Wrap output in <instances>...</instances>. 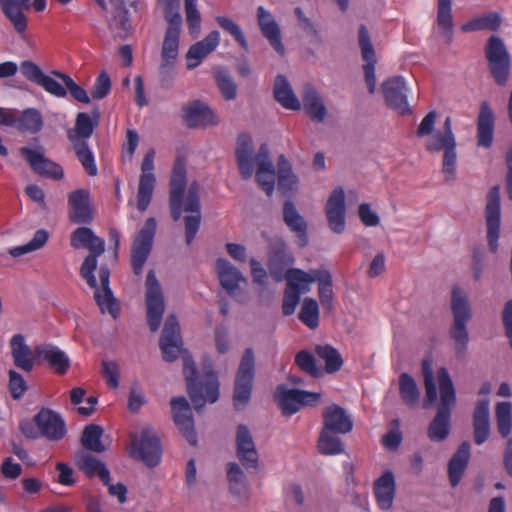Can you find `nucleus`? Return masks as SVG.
Here are the masks:
<instances>
[{"label": "nucleus", "instance_id": "nucleus-11", "mask_svg": "<svg viewBox=\"0 0 512 512\" xmlns=\"http://www.w3.org/2000/svg\"><path fill=\"white\" fill-rule=\"evenodd\" d=\"M255 376V357L252 348H247L241 358L235 378L233 402L241 410L250 400Z\"/></svg>", "mask_w": 512, "mask_h": 512}, {"label": "nucleus", "instance_id": "nucleus-46", "mask_svg": "<svg viewBox=\"0 0 512 512\" xmlns=\"http://www.w3.org/2000/svg\"><path fill=\"white\" fill-rule=\"evenodd\" d=\"M502 18L497 12H490L473 18L461 25L463 32H474L482 30L497 31L501 25Z\"/></svg>", "mask_w": 512, "mask_h": 512}, {"label": "nucleus", "instance_id": "nucleus-10", "mask_svg": "<svg viewBox=\"0 0 512 512\" xmlns=\"http://www.w3.org/2000/svg\"><path fill=\"white\" fill-rule=\"evenodd\" d=\"M130 440L129 455L132 458L144 462L148 467H155L160 463L162 447L153 429L146 427L139 433H131Z\"/></svg>", "mask_w": 512, "mask_h": 512}, {"label": "nucleus", "instance_id": "nucleus-40", "mask_svg": "<svg viewBox=\"0 0 512 512\" xmlns=\"http://www.w3.org/2000/svg\"><path fill=\"white\" fill-rule=\"evenodd\" d=\"M273 94L275 100L284 108L289 110H299L301 103L294 94L287 78L284 75H278L275 78Z\"/></svg>", "mask_w": 512, "mask_h": 512}, {"label": "nucleus", "instance_id": "nucleus-58", "mask_svg": "<svg viewBox=\"0 0 512 512\" xmlns=\"http://www.w3.org/2000/svg\"><path fill=\"white\" fill-rule=\"evenodd\" d=\"M51 74L60 79L66 87V90L69 91L71 97L76 101L89 104L90 97L86 90L77 84L68 74H65L58 70L51 71Z\"/></svg>", "mask_w": 512, "mask_h": 512}, {"label": "nucleus", "instance_id": "nucleus-57", "mask_svg": "<svg viewBox=\"0 0 512 512\" xmlns=\"http://www.w3.org/2000/svg\"><path fill=\"white\" fill-rule=\"evenodd\" d=\"M76 157L89 176H96L98 168L95 162L93 152L88 146V142L71 143Z\"/></svg>", "mask_w": 512, "mask_h": 512}, {"label": "nucleus", "instance_id": "nucleus-9", "mask_svg": "<svg viewBox=\"0 0 512 512\" xmlns=\"http://www.w3.org/2000/svg\"><path fill=\"white\" fill-rule=\"evenodd\" d=\"M451 311L453 324L450 328V337L455 342L456 351L463 355L466 352L469 335L467 324L472 318V311L466 292L455 285L451 291Z\"/></svg>", "mask_w": 512, "mask_h": 512}, {"label": "nucleus", "instance_id": "nucleus-13", "mask_svg": "<svg viewBox=\"0 0 512 512\" xmlns=\"http://www.w3.org/2000/svg\"><path fill=\"white\" fill-rule=\"evenodd\" d=\"M485 55L494 81L499 86L506 85L510 73L511 59L503 40L492 35L487 41Z\"/></svg>", "mask_w": 512, "mask_h": 512}, {"label": "nucleus", "instance_id": "nucleus-59", "mask_svg": "<svg viewBox=\"0 0 512 512\" xmlns=\"http://www.w3.org/2000/svg\"><path fill=\"white\" fill-rule=\"evenodd\" d=\"M215 21L225 32L234 38V40L241 46V48L244 50L248 49V42L240 26L236 22L225 16H216Z\"/></svg>", "mask_w": 512, "mask_h": 512}, {"label": "nucleus", "instance_id": "nucleus-39", "mask_svg": "<svg viewBox=\"0 0 512 512\" xmlns=\"http://www.w3.org/2000/svg\"><path fill=\"white\" fill-rule=\"evenodd\" d=\"M77 465L79 469L89 478L98 476L104 485L109 484L110 472L103 462L93 455L81 452L77 455Z\"/></svg>", "mask_w": 512, "mask_h": 512}, {"label": "nucleus", "instance_id": "nucleus-44", "mask_svg": "<svg viewBox=\"0 0 512 512\" xmlns=\"http://www.w3.org/2000/svg\"><path fill=\"white\" fill-rule=\"evenodd\" d=\"M114 5L113 18L109 27L120 38H126L131 29L129 11L122 0H111Z\"/></svg>", "mask_w": 512, "mask_h": 512}, {"label": "nucleus", "instance_id": "nucleus-30", "mask_svg": "<svg viewBox=\"0 0 512 512\" xmlns=\"http://www.w3.org/2000/svg\"><path fill=\"white\" fill-rule=\"evenodd\" d=\"M220 34L217 30L211 31L203 40L191 45L186 53L187 69L198 67L201 62L219 45Z\"/></svg>", "mask_w": 512, "mask_h": 512}, {"label": "nucleus", "instance_id": "nucleus-31", "mask_svg": "<svg viewBox=\"0 0 512 512\" xmlns=\"http://www.w3.org/2000/svg\"><path fill=\"white\" fill-rule=\"evenodd\" d=\"M34 355L45 361L58 375H65L71 365L68 355L51 344H42L34 348Z\"/></svg>", "mask_w": 512, "mask_h": 512}, {"label": "nucleus", "instance_id": "nucleus-53", "mask_svg": "<svg viewBox=\"0 0 512 512\" xmlns=\"http://www.w3.org/2000/svg\"><path fill=\"white\" fill-rule=\"evenodd\" d=\"M299 320L309 329H316L319 326V305L313 298L306 297L303 300L299 315Z\"/></svg>", "mask_w": 512, "mask_h": 512}, {"label": "nucleus", "instance_id": "nucleus-23", "mask_svg": "<svg viewBox=\"0 0 512 512\" xmlns=\"http://www.w3.org/2000/svg\"><path fill=\"white\" fill-rule=\"evenodd\" d=\"M171 411L173 420L182 435L191 445H196L197 436L194 430V421L191 408L185 397H174L171 399Z\"/></svg>", "mask_w": 512, "mask_h": 512}, {"label": "nucleus", "instance_id": "nucleus-36", "mask_svg": "<svg viewBox=\"0 0 512 512\" xmlns=\"http://www.w3.org/2000/svg\"><path fill=\"white\" fill-rule=\"evenodd\" d=\"M99 123V113L95 110L92 118L86 112H79L76 116L75 126L67 131V138L71 143L87 142Z\"/></svg>", "mask_w": 512, "mask_h": 512}, {"label": "nucleus", "instance_id": "nucleus-2", "mask_svg": "<svg viewBox=\"0 0 512 512\" xmlns=\"http://www.w3.org/2000/svg\"><path fill=\"white\" fill-rule=\"evenodd\" d=\"M235 154L241 177L244 180L251 178L256 165V181L260 188L268 196H271L275 188L276 172L270 159L268 145L263 143L259 147L257 155L254 156L251 136L247 133H242L237 138Z\"/></svg>", "mask_w": 512, "mask_h": 512}, {"label": "nucleus", "instance_id": "nucleus-22", "mask_svg": "<svg viewBox=\"0 0 512 512\" xmlns=\"http://www.w3.org/2000/svg\"><path fill=\"white\" fill-rule=\"evenodd\" d=\"M99 279L101 287H98L97 284L96 287H92L95 289L94 299L102 313L107 312L113 319H117L120 315V305L109 286L110 271L107 266L100 267Z\"/></svg>", "mask_w": 512, "mask_h": 512}, {"label": "nucleus", "instance_id": "nucleus-29", "mask_svg": "<svg viewBox=\"0 0 512 512\" xmlns=\"http://www.w3.org/2000/svg\"><path fill=\"white\" fill-rule=\"evenodd\" d=\"M326 217L329 227L336 233H342L345 229V193L341 187L333 190L327 205Z\"/></svg>", "mask_w": 512, "mask_h": 512}, {"label": "nucleus", "instance_id": "nucleus-15", "mask_svg": "<svg viewBox=\"0 0 512 512\" xmlns=\"http://www.w3.org/2000/svg\"><path fill=\"white\" fill-rule=\"evenodd\" d=\"M147 323L152 332H156L161 324L165 310L164 297L160 283L153 270L146 277Z\"/></svg>", "mask_w": 512, "mask_h": 512}, {"label": "nucleus", "instance_id": "nucleus-18", "mask_svg": "<svg viewBox=\"0 0 512 512\" xmlns=\"http://www.w3.org/2000/svg\"><path fill=\"white\" fill-rule=\"evenodd\" d=\"M159 346L163 359L167 362L176 360L182 351L180 326L174 314H170L165 320Z\"/></svg>", "mask_w": 512, "mask_h": 512}, {"label": "nucleus", "instance_id": "nucleus-45", "mask_svg": "<svg viewBox=\"0 0 512 512\" xmlns=\"http://www.w3.org/2000/svg\"><path fill=\"white\" fill-rule=\"evenodd\" d=\"M43 125L41 113L35 108H27L22 111L19 117L15 116V122L12 127H16L21 132L36 134L42 130Z\"/></svg>", "mask_w": 512, "mask_h": 512}, {"label": "nucleus", "instance_id": "nucleus-47", "mask_svg": "<svg viewBox=\"0 0 512 512\" xmlns=\"http://www.w3.org/2000/svg\"><path fill=\"white\" fill-rule=\"evenodd\" d=\"M340 433L321 429L317 449L322 455H339L345 451L344 444L339 437Z\"/></svg>", "mask_w": 512, "mask_h": 512}, {"label": "nucleus", "instance_id": "nucleus-64", "mask_svg": "<svg viewBox=\"0 0 512 512\" xmlns=\"http://www.w3.org/2000/svg\"><path fill=\"white\" fill-rule=\"evenodd\" d=\"M218 88L226 100H234L237 95V87L231 76L226 72H219L216 75Z\"/></svg>", "mask_w": 512, "mask_h": 512}, {"label": "nucleus", "instance_id": "nucleus-62", "mask_svg": "<svg viewBox=\"0 0 512 512\" xmlns=\"http://www.w3.org/2000/svg\"><path fill=\"white\" fill-rule=\"evenodd\" d=\"M295 364L312 377H319L321 375L314 355L308 350H301L295 355Z\"/></svg>", "mask_w": 512, "mask_h": 512}, {"label": "nucleus", "instance_id": "nucleus-19", "mask_svg": "<svg viewBox=\"0 0 512 512\" xmlns=\"http://www.w3.org/2000/svg\"><path fill=\"white\" fill-rule=\"evenodd\" d=\"M487 240L489 250L496 253L500 233V188L493 186L487 194L486 204Z\"/></svg>", "mask_w": 512, "mask_h": 512}, {"label": "nucleus", "instance_id": "nucleus-52", "mask_svg": "<svg viewBox=\"0 0 512 512\" xmlns=\"http://www.w3.org/2000/svg\"><path fill=\"white\" fill-rule=\"evenodd\" d=\"M316 355L325 362V371L329 374L339 371L343 366V359L336 348L329 344L317 345Z\"/></svg>", "mask_w": 512, "mask_h": 512}, {"label": "nucleus", "instance_id": "nucleus-5", "mask_svg": "<svg viewBox=\"0 0 512 512\" xmlns=\"http://www.w3.org/2000/svg\"><path fill=\"white\" fill-rule=\"evenodd\" d=\"M183 374L186 380L187 392L199 412L206 402L215 403L219 398V382L217 374L209 366V369L198 378L197 368L191 356L183 357Z\"/></svg>", "mask_w": 512, "mask_h": 512}, {"label": "nucleus", "instance_id": "nucleus-43", "mask_svg": "<svg viewBox=\"0 0 512 512\" xmlns=\"http://www.w3.org/2000/svg\"><path fill=\"white\" fill-rule=\"evenodd\" d=\"M302 100L307 115L314 121L322 122L326 116V107L311 85L304 86Z\"/></svg>", "mask_w": 512, "mask_h": 512}, {"label": "nucleus", "instance_id": "nucleus-63", "mask_svg": "<svg viewBox=\"0 0 512 512\" xmlns=\"http://www.w3.org/2000/svg\"><path fill=\"white\" fill-rule=\"evenodd\" d=\"M21 7L22 5H18L10 9L7 8V10H4L3 13L12 23L15 31L21 37H23L27 29V19L21 10Z\"/></svg>", "mask_w": 512, "mask_h": 512}, {"label": "nucleus", "instance_id": "nucleus-60", "mask_svg": "<svg viewBox=\"0 0 512 512\" xmlns=\"http://www.w3.org/2000/svg\"><path fill=\"white\" fill-rule=\"evenodd\" d=\"M422 372L424 378V385L426 390V397L424 401V407L428 408L437 399V388L434 382L433 371L431 364L428 360L422 362Z\"/></svg>", "mask_w": 512, "mask_h": 512}, {"label": "nucleus", "instance_id": "nucleus-27", "mask_svg": "<svg viewBox=\"0 0 512 512\" xmlns=\"http://www.w3.org/2000/svg\"><path fill=\"white\" fill-rule=\"evenodd\" d=\"M373 494L380 510L388 511L392 508L396 494V480L391 470L384 471L374 481Z\"/></svg>", "mask_w": 512, "mask_h": 512}, {"label": "nucleus", "instance_id": "nucleus-16", "mask_svg": "<svg viewBox=\"0 0 512 512\" xmlns=\"http://www.w3.org/2000/svg\"><path fill=\"white\" fill-rule=\"evenodd\" d=\"M386 105L400 115H409L412 109L408 104L409 88L402 76H393L381 85Z\"/></svg>", "mask_w": 512, "mask_h": 512}, {"label": "nucleus", "instance_id": "nucleus-20", "mask_svg": "<svg viewBox=\"0 0 512 512\" xmlns=\"http://www.w3.org/2000/svg\"><path fill=\"white\" fill-rule=\"evenodd\" d=\"M358 43L361 50L362 59L365 62V64L363 65L365 82L367 84L369 93L373 94L376 89V54L369 31L364 24H361L359 26Z\"/></svg>", "mask_w": 512, "mask_h": 512}, {"label": "nucleus", "instance_id": "nucleus-26", "mask_svg": "<svg viewBox=\"0 0 512 512\" xmlns=\"http://www.w3.org/2000/svg\"><path fill=\"white\" fill-rule=\"evenodd\" d=\"M182 118L189 128L216 125L218 118L213 111L199 100L182 107Z\"/></svg>", "mask_w": 512, "mask_h": 512}, {"label": "nucleus", "instance_id": "nucleus-51", "mask_svg": "<svg viewBox=\"0 0 512 512\" xmlns=\"http://www.w3.org/2000/svg\"><path fill=\"white\" fill-rule=\"evenodd\" d=\"M318 283V296L324 309L331 310L333 308V283L330 272L326 269H320L316 276Z\"/></svg>", "mask_w": 512, "mask_h": 512}, {"label": "nucleus", "instance_id": "nucleus-32", "mask_svg": "<svg viewBox=\"0 0 512 512\" xmlns=\"http://www.w3.org/2000/svg\"><path fill=\"white\" fill-rule=\"evenodd\" d=\"M323 429L347 434L353 429V421L345 409L337 404L327 406L322 413Z\"/></svg>", "mask_w": 512, "mask_h": 512}, {"label": "nucleus", "instance_id": "nucleus-25", "mask_svg": "<svg viewBox=\"0 0 512 512\" xmlns=\"http://www.w3.org/2000/svg\"><path fill=\"white\" fill-rule=\"evenodd\" d=\"M236 455L246 468L256 469L258 466V452L249 428L240 424L236 431Z\"/></svg>", "mask_w": 512, "mask_h": 512}, {"label": "nucleus", "instance_id": "nucleus-24", "mask_svg": "<svg viewBox=\"0 0 512 512\" xmlns=\"http://www.w3.org/2000/svg\"><path fill=\"white\" fill-rule=\"evenodd\" d=\"M69 220L76 224H90L94 219L90 203V192L76 189L68 195Z\"/></svg>", "mask_w": 512, "mask_h": 512}, {"label": "nucleus", "instance_id": "nucleus-4", "mask_svg": "<svg viewBox=\"0 0 512 512\" xmlns=\"http://www.w3.org/2000/svg\"><path fill=\"white\" fill-rule=\"evenodd\" d=\"M440 401L437 406V412L427 429V436L433 442H443L450 434L451 430V411L456 403V393L445 367H441L437 372Z\"/></svg>", "mask_w": 512, "mask_h": 512}, {"label": "nucleus", "instance_id": "nucleus-8", "mask_svg": "<svg viewBox=\"0 0 512 512\" xmlns=\"http://www.w3.org/2000/svg\"><path fill=\"white\" fill-rule=\"evenodd\" d=\"M456 137L452 129V119L447 116L442 128L435 130L428 138L425 148L429 152L443 151L442 173L446 182L456 178Z\"/></svg>", "mask_w": 512, "mask_h": 512}, {"label": "nucleus", "instance_id": "nucleus-6", "mask_svg": "<svg viewBox=\"0 0 512 512\" xmlns=\"http://www.w3.org/2000/svg\"><path fill=\"white\" fill-rule=\"evenodd\" d=\"M70 245L73 249H87L89 255L80 267V275L89 285L96 287L94 272L97 268V258L105 251V241L86 226L76 228L70 235Z\"/></svg>", "mask_w": 512, "mask_h": 512}, {"label": "nucleus", "instance_id": "nucleus-34", "mask_svg": "<svg viewBox=\"0 0 512 512\" xmlns=\"http://www.w3.org/2000/svg\"><path fill=\"white\" fill-rule=\"evenodd\" d=\"M495 116L489 104L484 101L480 105L477 117L478 146L490 148L494 138Z\"/></svg>", "mask_w": 512, "mask_h": 512}, {"label": "nucleus", "instance_id": "nucleus-55", "mask_svg": "<svg viewBox=\"0 0 512 512\" xmlns=\"http://www.w3.org/2000/svg\"><path fill=\"white\" fill-rule=\"evenodd\" d=\"M495 414L499 434L508 437L512 431V404L507 401L497 403Z\"/></svg>", "mask_w": 512, "mask_h": 512}, {"label": "nucleus", "instance_id": "nucleus-50", "mask_svg": "<svg viewBox=\"0 0 512 512\" xmlns=\"http://www.w3.org/2000/svg\"><path fill=\"white\" fill-rule=\"evenodd\" d=\"M103 428L97 424H88L84 427L81 435L82 446L96 453H102L106 450L105 445L101 441L103 435Z\"/></svg>", "mask_w": 512, "mask_h": 512}, {"label": "nucleus", "instance_id": "nucleus-37", "mask_svg": "<svg viewBox=\"0 0 512 512\" xmlns=\"http://www.w3.org/2000/svg\"><path fill=\"white\" fill-rule=\"evenodd\" d=\"M469 459L470 444L464 441L460 444L448 463V477L452 487H456L460 483L468 466Z\"/></svg>", "mask_w": 512, "mask_h": 512}, {"label": "nucleus", "instance_id": "nucleus-1", "mask_svg": "<svg viewBox=\"0 0 512 512\" xmlns=\"http://www.w3.org/2000/svg\"><path fill=\"white\" fill-rule=\"evenodd\" d=\"M186 185V163L183 158L178 157L174 162L169 181V208L175 222L181 218L183 211L191 213L184 218L185 238L189 245L199 230L201 215L199 184L196 181L192 182L185 195Z\"/></svg>", "mask_w": 512, "mask_h": 512}, {"label": "nucleus", "instance_id": "nucleus-54", "mask_svg": "<svg viewBox=\"0 0 512 512\" xmlns=\"http://www.w3.org/2000/svg\"><path fill=\"white\" fill-rule=\"evenodd\" d=\"M399 393L403 402L408 406H414L419 400V389L414 378L408 373L399 376Z\"/></svg>", "mask_w": 512, "mask_h": 512}, {"label": "nucleus", "instance_id": "nucleus-33", "mask_svg": "<svg viewBox=\"0 0 512 512\" xmlns=\"http://www.w3.org/2000/svg\"><path fill=\"white\" fill-rule=\"evenodd\" d=\"M293 262V255L286 249L283 243L274 247L269 253L267 263L271 278L275 282L283 281L286 277V271L290 269L289 267Z\"/></svg>", "mask_w": 512, "mask_h": 512}, {"label": "nucleus", "instance_id": "nucleus-28", "mask_svg": "<svg viewBox=\"0 0 512 512\" xmlns=\"http://www.w3.org/2000/svg\"><path fill=\"white\" fill-rule=\"evenodd\" d=\"M257 22L262 35L268 40L272 48L281 56L285 54L280 28L273 15L263 6L257 9Z\"/></svg>", "mask_w": 512, "mask_h": 512}, {"label": "nucleus", "instance_id": "nucleus-61", "mask_svg": "<svg viewBox=\"0 0 512 512\" xmlns=\"http://www.w3.org/2000/svg\"><path fill=\"white\" fill-rule=\"evenodd\" d=\"M186 22L191 35L197 36L201 28V15L197 9V0H184Z\"/></svg>", "mask_w": 512, "mask_h": 512}, {"label": "nucleus", "instance_id": "nucleus-7", "mask_svg": "<svg viewBox=\"0 0 512 512\" xmlns=\"http://www.w3.org/2000/svg\"><path fill=\"white\" fill-rule=\"evenodd\" d=\"M20 430L28 438L43 437L53 442L62 440L67 434L64 418L60 413L47 407H42L33 416L32 422L22 421Z\"/></svg>", "mask_w": 512, "mask_h": 512}, {"label": "nucleus", "instance_id": "nucleus-48", "mask_svg": "<svg viewBox=\"0 0 512 512\" xmlns=\"http://www.w3.org/2000/svg\"><path fill=\"white\" fill-rule=\"evenodd\" d=\"M278 190L286 195L292 192L297 184V178L292 172L291 165L284 155H280L278 158Z\"/></svg>", "mask_w": 512, "mask_h": 512}, {"label": "nucleus", "instance_id": "nucleus-38", "mask_svg": "<svg viewBox=\"0 0 512 512\" xmlns=\"http://www.w3.org/2000/svg\"><path fill=\"white\" fill-rule=\"evenodd\" d=\"M474 441L482 445L490 435V413L488 400H480L473 414Z\"/></svg>", "mask_w": 512, "mask_h": 512}, {"label": "nucleus", "instance_id": "nucleus-17", "mask_svg": "<svg viewBox=\"0 0 512 512\" xmlns=\"http://www.w3.org/2000/svg\"><path fill=\"white\" fill-rule=\"evenodd\" d=\"M154 157L155 151L153 149L148 150L141 164V175L137 191V209L140 212L147 210L155 188Z\"/></svg>", "mask_w": 512, "mask_h": 512}, {"label": "nucleus", "instance_id": "nucleus-14", "mask_svg": "<svg viewBox=\"0 0 512 512\" xmlns=\"http://www.w3.org/2000/svg\"><path fill=\"white\" fill-rule=\"evenodd\" d=\"M278 405L285 416L297 413L302 406H315L321 394L299 389H288L280 385L276 390Z\"/></svg>", "mask_w": 512, "mask_h": 512}, {"label": "nucleus", "instance_id": "nucleus-56", "mask_svg": "<svg viewBox=\"0 0 512 512\" xmlns=\"http://www.w3.org/2000/svg\"><path fill=\"white\" fill-rule=\"evenodd\" d=\"M48 239V231L45 229H38L28 243L10 248L9 254L12 257H20L24 254L37 251L47 243Z\"/></svg>", "mask_w": 512, "mask_h": 512}, {"label": "nucleus", "instance_id": "nucleus-3", "mask_svg": "<svg viewBox=\"0 0 512 512\" xmlns=\"http://www.w3.org/2000/svg\"><path fill=\"white\" fill-rule=\"evenodd\" d=\"M157 1L162 7L164 18L168 24L161 46L158 74L161 85L163 87H168L174 80L176 74V63L179 56L180 33L182 27L180 0Z\"/></svg>", "mask_w": 512, "mask_h": 512}, {"label": "nucleus", "instance_id": "nucleus-41", "mask_svg": "<svg viewBox=\"0 0 512 512\" xmlns=\"http://www.w3.org/2000/svg\"><path fill=\"white\" fill-rule=\"evenodd\" d=\"M320 269L305 272L299 268H290L286 271V286L304 294L310 290V285L316 282V276Z\"/></svg>", "mask_w": 512, "mask_h": 512}, {"label": "nucleus", "instance_id": "nucleus-12", "mask_svg": "<svg viewBox=\"0 0 512 512\" xmlns=\"http://www.w3.org/2000/svg\"><path fill=\"white\" fill-rule=\"evenodd\" d=\"M156 228L155 218L149 217L133 238L130 263L134 274L137 276L142 274L143 267L152 251Z\"/></svg>", "mask_w": 512, "mask_h": 512}, {"label": "nucleus", "instance_id": "nucleus-21", "mask_svg": "<svg viewBox=\"0 0 512 512\" xmlns=\"http://www.w3.org/2000/svg\"><path fill=\"white\" fill-rule=\"evenodd\" d=\"M20 153L36 174L53 180H60L64 177L63 168L54 161L46 158L41 149L37 150L21 147Z\"/></svg>", "mask_w": 512, "mask_h": 512}, {"label": "nucleus", "instance_id": "nucleus-49", "mask_svg": "<svg viewBox=\"0 0 512 512\" xmlns=\"http://www.w3.org/2000/svg\"><path fill=\"white\" fill-rule=\"evenodd\" d=\"M437 25L447 42L451 43L453 38V17L451 0H438L437 4Z\"/></svg>", "mask_w": 512, "mask_h": 512}, {"label": "nucleus", "instance_id": "nucleus-42", "mask_svg": "<svg viewBox=\"0 0 512 512\" xmlns=\"http://www.w3.org/2000/svg\"><path fill=\"white\" fill-rule=\"evenodd\" d=\"M216 268L221 286L228 293H233L243 279L241 272L228 260L223 258L217 259Z\"/></svg>", "mask_w": 512, "mask_h": 512}, {"label": "nucleus", "instance_id": "nucleus-35", "mask_svg": "<svg viewBox=\"0 0 512 512\" xmlns=\"http://www.w3.org/2000/svg\"><path fill=\"white\" fill-rule=\"evenodd\" d=\"M283 220L287 227L295 233L297 245L301 248L306 246L308 243L307 223L291 200H286L283 204Z\"/></svg>", "mask_w": 512, "mask_h": 512}]
</instances>
